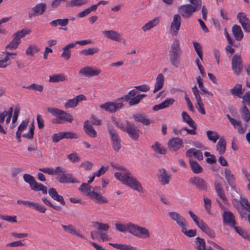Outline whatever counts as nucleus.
<instances>
[{"instance_id":"obj_1","label":"nucleus","mask_w":250,"mask_h":250,"mask_svg":"<svg viewBox=\"0 0 250 250\" xmlns=\"http://www.w3.org/2000/svg\"><path fill=\"white\" fill-rule=\"evenodd\" d=\"M115 227L116 229L121 232L125 233L128 231L133 236L140 239L148 238L151 235L149 230L147 228L131 222L126 224L116 223Z\"/></svg>"},{"instance_id":"obj_2","label":"nucleus","mask_w":250,"mask_h":250,"mask_svg":"<svg viewBox=\"0 0 250 250\" xmlns=\"http://www.w3.org/2000/svg\"><path fill=\"white\" fill-rule=\"evenodd\" d=\"M119 170H123V172H116L115 177L123 184L128 186L131 188L138 192L143 191L141 183L129 172L127 171L122 167H118Z\"/></svg>"},{"instance_id":"obj_3","label":"nucleus","mask_w":250,"mask_h":250,"mask_svg":"<svg viewBox=\"0 0 250 250\" xmlns=\"http://www.w3.org/2000/svg\"><path fill=\"white\" fill-rule=\"evenodd\" d=\"M183 51L181 48L179 42L175 39L171 44L168 50L169 61L175 68H178L180 64V57Z\"/></svg>"},{"instance_id":"obj_4","label":"nucleus","mask_w":250,"mask_h":250,"mask_svg":"<svg viewBox=\"0 0 250 250\" xmlns=\"http://www.w3.org/2000/svg\"><path fill=\"white\" fill-rule=\"evenodd\" d=\"M47 111L57 119H54L53 123L55 124H61L62 122L71 123L73 121V116L66 112L54 107H47Z\"/></svg>"},{"instance_id":"obj_5","label":"nucleus","mask_w":250,"mask_h":250,"mask_svg":"<svg viewBox=\"0 0 250 250\" xmlns=\"http://www.w3.org/2000/svg\"><path fill=\"white\" fill-rule=\"evenodd\" d=\"M107 128L112 147L116 152H118L121 148V139L117 131L111 125H107Z\"/></svg>"},{"instance_id":"obj_6","label":"nucleus","mask_w":250,"mask_h":250,"mask_svg":"<svg viewBox=\"0 0 250 250\" xmlns=\"http://www.w3.org/2000/svg\"><path fill=\"white\" fill-rule=\"evenodd\" d=\"M232 69L237 76L239 75L243 68L242 58L240 54H235L231 60Z\"/></svg>"},{"instance_id":"obj_7","label":"nucleus","mask_w":250,"mask_h":250,"mask_svg":"<svg viewBox=\"0 0 250 250\" xmlns=\"http://www.w3.org/2000/svg\"><path fill=\"white\" fill-rule=\"evenodd\" d=\"M124 106L122 102H106L100 105V107L110 113H115L120 110Z\"/></svg>"},{"instance_id":"obj_8","label":"nucleus","mask_w":250,"mask_h":250,"mask_svg":"<svg viewBox=\"0 0 250 250\" xmlns=\"http://www.w3.org/2000/svg\"><path fill=\"white\" fill-rule=\"evenodd\" d=\"M28 33L29 32H16L12 36L13 40L6 46V48L8 50L17 48L21 42V39Z\"/></svg>"},{"instance_id":"obj_9","label":"nucleus","mask_w":250,"mask_h":250,"mask_svg":"<svg viewBox=\"0 0 250 250\" xmlns=\"http://www.w3.org/2000/svg\"><path fill=\"white\" fill-rule=\"evenodd\" d=\"M198 11L196 7H194L190 4H186L180 6L178 8V12L184 18H189L194 12Z\"/></svg>"},{"instance_id":"obj_10","label":"nucleus","mask_w":250,"mask_h":250,"mask_svg":"<svg viewBox=\"0 0 250 250\" xmlns=\"http://www.w3.org/2000/svg\"><path fill=\"white\" fill-rule=\"evenodd\" d=\"M127 125V129L125 132H127L128 136L134 141L137 140L140 136L141 131L137 128L135 125L133 123L126 121Z\"/></svg>"},{"instance_id":"obj_11","label":"nucleus","mask_w":250,"mask_h":250,"mask_svg":"<svg viewBox=\"0 0 250 250\" xmlns=\"http://www.w3.org/2000/svg\"><path fill=\"white\" fill-rule=\"evenodd\" d=\"M168 214L170 218L175 222L180 228L188 226V223L185 217L177 212L170 211Z\"/></svg>"},{"instance_id":"obj_12","label":"nucleus","mask_w":250,"mask_h":250,"mask_svg":"<svg viewBox=\"0 0 250 250\" xmlns=\"http://www.w3.org/2000/svg\"><path fill=\"white\" fill-rule=\"evenodd\" d=\"M157 177L159 182L162 186L168 185L171 179V175L165 168H160L158 170Z\"/></svg>"},{"instance_id":"obj_13","label":"nucleus","mask_w":250,"mask_h":250,"mask_svg":"<svg viewBox=\"0 0 250 250\" xmlns=\"http://www.w3.org/2000/svg\"><path fill=\"white\" fill-rule=\"evenodd\" d=\"M189 183L200 190H207L208 188V185L204 179L198 177L194 176L191 177L189 180Z\"/></svg>"},{"instance_id":"obj_14","label":"nucleus","mask_w":250,"mask_h":250,"mask_svg":"<svg viewBox=\"0 0 250 250\" xmlns=\"http://www.w3.org/2000/svg\"><path fill=\"white\" fill-rule=\"evenodd\" d=\"M237 19L245 31H250V20L245 13H239L237 15Z\"/></svg>"},{"instance_id":"obj_15","label":"nucleus","mask_w":250,"mask_h":250,"mask_svg":"<svg viewBox=\"0 0 250 250\" xmlns=\"http://www.w3.org/2000/svg\"><path fill=\"white\" fill-rule=\"evenodd\" d=\"M101 72V70L100 69H94L90 66H85L80 70L79 74L86 77H91L98 75Z\"/></svg>"},{"instance_id":"obj_16","label":"nucleus","mask_w":250,"mask_h":250,"mask_svg":"<svg viewBox=\"0 0 250 250\" xmlns=\"http://www.w3.org/2000/svg\"><path fill=\"white\" fill-rule=\"evenodd\" d=\"M183 140L175 137L170 139L167 143L168 147L171 151H176L178 150L183 144Z\"/></svg>"},{"instance_id":"obj_17","label":"nucleus","mask_w":250,"mask_h":250,"mask_svg":"<svg viewBox=\"0 0 250 250\" xmlns=\"http://www.w3.org/2000/svg\"><path fill=\"white\" fill-rule=\"evenodd\" d=\"M224 175L228 184L230 186L231 189L235 190L236 189L235 177V176L232 173L231 170L228 168H225L224 171Z\"/></svg>"},{"instance_id":"obj_18","label":"nucleus","mask_w":250,"mask_h":250,"mask_svg":"<svg viewBox=\"0 0 250 250\" xmlns=\"http://www.w3.org/2000/svg\"><path fill=\"white\" fill-rule=\"evenodd\" d=\"M57 180L60 183H77L80 182L75 180L73 177L72 175L70 173L60 174L59 177L56 178Z\"/></svg>"},{"instance_id":"obj_19","label":"nucleus","mask_w":250,"mask_h":250,"mask_svg":"<svg viewBox=\"0 0 250 250\" xmlns=\"http://www.w3.org/2000/svg\"><path fill=\"white\" fill-rule=\"evenodd\" d=\"M223 223L231 227H234L235 225V218L230 211H225L223 214Z\"/></svg>"},{"instance_id":"obj_20","label":"nucleus","mask_w":250,"mask_h":250,"mask_svg":"<svg viewBox=\"0 0 250 250\" xmlns=\"http://www.w3.org/2000/svg\"><path fill=\"white\" fill-rule=\"evenodd\" d=\"M62 227L65 231L71 234L75 235L82 239H84L85 238L84 236L81 233V231L80 230H76L72 225L69 224L67 226L62 225Z\"/></svg>"},{"instance_id":"obj_21","label":"nucleus","mask_w":250,"mask_h":250,"mask_svg":"<svg viewBox=\"0 0 250 250\" xmlns=\"http://www.w3.org/2000/svg\"><path fill=\"white\" fill-rule=\"evenodd\" d=\"M86 195L87 196L90 197L91 199L95 200L97 203L99 204L107 203V200L104 197L94 191L88 192Z\"/></svg>"},{"instance_id":"obj_22","label":"nucleus","mask_w":250,"mask_h":250,"mask_svg":"<svg viewBox=\"0 0 250 250\" xmlns=\"http://www.w3.org/2000/svg\"><path fill=\"white\" fill-rule=\"evenodd\" d=\"M192 155H193L194 158L199 161H201L204 158L202 152L200 150L196 149L194 148H190L186 152V156L187 157H191Z\"/></svg>"},{"instance_id":"obj_23","label":"nucleus","mask_w":250,"mask_h":250,"mask_svg":"<svg viewBox=\"0 0 250 250\" xmlns=\"http://www.w3.org/2000/svg\"><path fill=\"white\" fill-rule=\"evenodd\" d=\"M83 129L85 133L91 138H95L97 136V132L88 121L84 123Z\"/></svg>"},{"instance_id":"obj_24","label":"nucleus","mask_w":250,"mask_h":250,"mask_svg":"<svg viewBox=\"0 0 250 250\" xmlns=\"http://www.w3.org/2000/svg\"><path fill=\"white\" fill-rule=\"evenodd\" d=\"M48 194L53 199L60 202L63 206L65 205V202L63 197L58 194L55 188H50L48 189Z\"/></svg>"},{"instance_id":"obj_25","label":"nucleus","mask_w":250,"mask_h":250,"mask_svg":"<svg viewBox=\"0 0 250 250\" xmlns=\"http://www.w3.org/2000/svg\"><path fill=\"white\" fill-rule=\"evenodd\" d=\"M165 79L162 74H159L157 75L156 79V83L154 85V88L153 92L156 93L160 90L164 84Z\"/></svg>"},{"instance_id":"obj_26","label":"nucleus","mask_w":250,"mask_h":250,"mask_svg":"<svg viewBox=\"0 0 250 250\" xmlns=\"http://www.w3.org/2000/svg\"><path fill=\"white\" fill-rule=\"evenodd\" d=\"M198 227L210 237L213 238L215 236L214 231L210 228L206 223L203 222Z\"/></svg>"},{"instance_id":"obj_27","label":"nucleus","mask_w":250,"mask_h":250,"mask_svg":"<svg viewBox=\"0 0 250 250\" xmlns=\"http://www.w3.org/2000/svg\"><path fill=\"white\" fill-rule=\"evenodd\" d=\"M133 118L135 122L141 123L144 125H148L151 123V121L142 114H134Z\"/></svg>"},{"instance_id":"obj_28","label":"nucleus","mask_w":250,"mask_h":250,"mask_svg":"<svg viewBox=\"0 0 250 250\" xmlns=\"http://www.w3.org/2000/svg\"><path fill=\"white\" fill-rule=\"evenodd\" d=\"M47 5L45 3H40L36 4L34 7L32 8V11L35 12L37 15H42L46 9Z\"/></svg>"},{"instance_id":"obj_29","label":"nucleus","mask_w":250,"mask_h":250,"mask_svg":"<svg viewBox=\"0 0 250 250\" xmlns=\"http://www.w3.org/2000/svg\"><path fill=\"white\" fill-rule=\"evenodd\" d=\"M226 141L223 137L219 139L216 145V149L220 155H223L226 151Z\"/></svg>"},{"instance_id":"obj_30","label":"nucleus","mask_w":250,"mask_h":250,"mask_svg":"<svg viewBox=\"0 0 250 250\" xmlns=\"http://www.w3.org/2000/svg\"><path fill=\"white\" fill-rule=\"evenodd\" d=\"M106 38L116 42L124 41L121 35L118 32H104Z\"/></svg>"},{"instance_id":"obj_31","label":"nucleus","mask_w":250,"mask_h":250,"mask_svg":"<svg viewBox=\"0 0 250 250\" xmlns=\"http://www.w3.org/2000/svg\"><path fill=\"white\" fill-rule=\"evenodd\" d=\"M88 0H71L67 1L66 2V7H73L76 6H81L88 3Z\"/></svg>"},{"instance_id":"obj_32","label":"nucleus","mask_w":250,"mask_h":250,"mask_svg":"<svg viewBox=\"0 0 250 250\" xmlns=\"http://www.w3.org/2000/svg\"><path fill=\"white\" fill-rule=\"evenodd\" d=\"M67 80L66 76L63 74H54L49 76V82L59 83Z\"/></svg>"},{"instance_id":"obj_33","label":"nucleus","mask_w":250,"mask_h":250,"mask_svg":"<svg viewBox=\"0 0 250 250\" xmlns=\"http://www.w3.org/2000/svg\"><path fill=\"white\" fill-rule=\"evenodd\" d=\"M230 92L233 96H236L239 98L242 97V95L243 93L242 90V86L241 84H236L231 89H230Z\"/></svg>"},{"instance_id":"obj_34","label":"nucleus","mask_w":250,"mask_h":250,"mask_svg":"<svg viewBox=\"0 0 250 250\" xmlns=\"http://www.w3.org/2000/svg\"><path fill=\"white\" fill-rule=\"evenodd\" d=\"M159 18H156L152 20L149 21L148 22L145 24L143 27L142 29L144 31H146L150 30L152 28L157 25L159 23Z\"/></svg>"},{"instance_id":"obj_35","label":"nucleus","mask_w":250,"mask_h":250,"mask_svg":"<svg viewBox=\"0 0 250 250\" xmlns=\"http://www.w3.org/2000/svg\"><path fill=\"white\" fill-rule=\"evenodd\" d=\"M74 47L75 44H73V43H71L66 45L62 48L63 52L61 54V56L67 60H69L71 56V51L69 49Z\"/></svg>"},{"instance_id":"obj_36","label":"nucleus","mask_w":250,"mask_h":250,"mask_svg":"<svg viewBox=\"0 0 250 250\" xmlns=\"http://www.w3.org/2000/svg\"><path fill=\"white\" fill-rule=\"evenodd\" d=\"M136 93L137 91L135 89H132L127 94L117 99L116 100V102H121L122 100H124L125 102H128L129 104V102L131 100L132 97L135 96Z\"/></svg>"},{"instance_id":"obj_37","label":"nucleus","mask_w":250,"mask_h":250,"mask_svg":"<svg viewBox=\"0 0 250 250\" xmlns=\"http://www.w3.org/2000/svg\"><path fill=\"white\" fill-rule=\"evenodd\" d=\"M189 164L192 171L194 173L198 174L203 171V168L196 161L190 160Z\"/></svg>"},{"instance_id":"obj_38","label":"nucleus","mask_w":250,"mask_h":250,"mask_svg":"<svg viewBox=\"0 0 250 250\" xmlns=\"http://www.w3.org/2000/svg\"><path fill=\"white\" fill-rule=\"evenodd\" d=\"M181 25V17L179 15L176 14L174 16L173 20L171 23V28L178 31Z\"/></svg>"},{"instance_id":"obj_39","label":"nucleus","mask_w":250,"mask_h":250,"mask_svg":"<svg viewBox=\"0 0 250 250\" xmlns=\"http://www.w3.org/2000/svg\"><path fill=\"white\" fill-rule=\"evenodd\" d=\"M31 188L35 191H42L43 194H46L47 192V188L42 184L37 183L36 181Z\"/></svg>"},{"instance_id":"obj_40","label":"nucleus","mask_w":250,"mask_h":250,"mask_svg":"<svg viewBox=\"0 0 250 250\" xmlns=\"http://www.w3.org/2000/svg\"><path fill=\"white\" fill-rule=\"evenodd\" d=\"M99 51V49L97 47H92L86 49L82 50L80 52V54L84 56L92 55L97 53Z\"/></svg>"},{"instance_id":"obj_41","label":"nucleus","mask_w":250,"mask_h":250,"mask_svg":"<svg viewBox=\"0 0 250 250\" xmlns=\"http://www.w3.org/2000/svg\"><path fill=\"white\" fill-rule=\"evenodd\" d=\"M182 116L184 122L187 123L190 126H194L195 122L190 118L188 114L185 111L182 113Z\"/></svg>"},{"instance_id":"obj_42","label":"nucleus","mask_w":250,"mask_h":250,"mask_svg":"<svg viewBox=\"0 0 250 250\" xmlns=\"http://www.w3.org/2000/svg\"><path fill=\"white\" fill-rule=\"evenodd\" d=\"M68 20L67 19H57L52 21L50 24L52 26H56L60 25L62 26H65L67 25Z\"/></svg>"},{"instance_id":"obj_43","label":"nucleus","mask_w":250,"mask_h":250,"mask_svg":"<svg viewBox=\"0 0 250 250\" xmlns=\"http://www.w3.org/2000/svg\"><path fill=\"white\" fill-rule=\"evenodd\" d=\"M196 245L198 250H206V244L204 239L197 237L196 238Z\"/></svg>"},{"instance_id":"obj_44","label":"nucleus","mask_w":250,"mask_h":250,"mask_svg":"<svg viewBox=\"0 0 250 250\" xmlns=\"http://www.w3.org/2000/svg\"><path fill=\"white\" fill-rule=\"evenodd\" d=\"M207 135L208 140L212 141L213 143H216L217 140L219 139V136L215 131L208 130L207 131Z\"/></svg>"},{"instance_id":"obj_45","label":"nucleus","mask_w":250,"mask_h":250,"mask_svg":"<svg viewBox=\"0 0 250 250\" xmlns=\"http://www.w3.org/2000/svg\"><path fill=\"white\" fill-rule=\"evenodd\" d=\"M242 118L246 122L250 120V112L246 105H244L241 111Z\"/></svg>"},{"instance_id":"obj_46","label":"nucleus","mask_w":250,"mask_h":250,"mask_svg":"<svg viewBox=\"0 0 250 250\" xmlns=\"http://www.w3.org/2000/svg\"><path fill=\"white\" fill-rule=\"evenodd\" d=\"M40 51L39 47L34 44H31L26 50L27 55L33 56L34 54Z\"/></svg>"},{"instance_id":"obj_47","label":"nucleus","mask_w":250,"mask_h":250,"mask_svg":"<svg viewBox=\"0 0 250 250\" xmlns=\"http://www.w3.org/2000/svg\"><path fill=\"white\" fill-rule=\"evenodd\" d=\"M153 150L157 153L161 154H165L166 153V150L163 146L158 142L155 143V145L152 146Z\"/></svg>"},{"instance_id":"obj_48","label":"nucleus","mask_w":250,"mask_h":250,"mask_svg":"<svg viewBox=\"0 0 250 250\" xmlns=\"http://www.w3.org/2000/svg\"><path fill=\"white\" fill-rule=\"evenodd\" d=\"M23 88H26L27 89L30 90L33 89L35 91H37L39 92H42L43 90V85L42 84H38L35 83H32V84L27 86H23Z\"/></svg>"},{"instance_id":"obj_49","label":"nucleus","mask_w":250,"mask_h":250,"mask_svg":"<svg viewBox=\"0 0 250 250\" xmlns=\"http://www.w3.org/2000/svg\"><path fill=\"white\" fill-rule=\"evenodd\" d=\"M187 227H183L181 228V231L186 236L189 237H193L196 235V229H189L187 230Z\"/></svg>"},{"instance_id":"obj_50","label":"nucleus","mask_w":250,"mask_h":250,"mask_svg":"<svg viewBox=\"0 0 250 250\" xmlns=\"http://www.w3.org/2000/svg\"><path fill=\"white\" fill-rule=\"evenodd\" d=\"M193 44L196 52L197 53L199 58L203 60V52L202 50V46L200 43L196 42H193Z\"/></svg>"},{"instance_id":"obj_51","label":"nucleus","mask_w":250,"mask_h":250,"mask_svg":"<svg viewBox=\"0 0 250 250\" xmlns=\"http://www.w3.org/2000/svg\"><path fill=\"white\" fill-rule=\"evenodd\" d=\"M30 130L27 133L22 135V137L31 140L33 138L34 134L35 125L33 123L30 125Z\"/></svg>"},{"instance_id":"obj_52","label":"nucleus","mask_w":250,"mask_h":250,"mask_svg":"<svg viewBox=\"0 0 250 250\" xmlns=\"http://www.w3.org/2000/svg\"><path fill=\"white\" fill-rule=\"evenodd\" d=\"M23 178L25 182L29 184L30 188L36 182L35 178L28 174H24L23 176Z\"/></svg>"},{"instance_id":"obj_53","label":"nucleus","mask_w":250,"mask_h":250,"mask_svg":"<svg viewBox=\"0 0 250 250\" xmlns=\"http://www.w3.org/2000/svg\"><path fill=\"white\" fill-rule=\"evenodd\" d=\"M63 139H78L79 136L72 132H62Z\"/></svg>"},{"instance_id":"obj_54","label":"nucleus","mask_w":250,"mask_h":250,"mask_svg":"<svg viewBox=\"0 0 250 250\" xmlns=\"http://www.w3.org/2000/svg\"><path fill=\"white\" fill-rule=\"evenodd\" d=\"M6 114L3 112L0 113V133L3 134H6L7 132L3 126L1 125L4 123L6 117Z\"/></svg>"},{"instance_id":"obj_55","label":"nucleus","mask_w":250,"mask_h":250,"mask_svg":"<svg viewBox=\"0 0 250 250\" xmlns=\"http://www.w3.org/2000/svg\"><path fill=\"white\" fill-rule=\"evenodd\" d=\"M0 219L11 223H16L17 222L16 216L0 215Z\"/></svg>"},{"instance_id":"obj_56","label":"nucleus","mask_w":250,"mask_h":250,"mask_svg":"<svg viewBox=\"0 0 250 250\" xmlns=\"http://www.w3.org/2000/svg\"><path fill=\"white\" fill-rule=\"evenodd\" d=\"M77 105V104L76 102V100H75V98L67 100L64 104V107L66 109L75 107Z\"/></svg>"},{"instance_id":"obj_57","label":"nucleus","mask_w":250,"mask_h":250,"mask_svg":"<svg viewBox=\"0 0 250 250\" xmlns=\"http://www.w3.org/2000/svg\"><path fill=\"white\" fill-rule=\"evenodd\" d=\"M91 186H89V184L83 183L79 188V190L83 192H87L91 191Z\"/></svg>"},{"instance_id":"obj_58","label":"nucleus","mask_w":250,"mask_h":250,"mask_svg":"<svg viewBox=\"0 0 250 250\" xmlns=\"http://www.w3.org/2000/svg\"><path fill=\"white\" fill-rule=\"evenodd\" d=\"M20 107L19 104L15 106V110L14 111V115L13 116L12 123L14 124L17 121L20 113Z\"/></svg>"},{"instance_id":"obj_59","label":"nucleus","mask_w":250,"mask_h":250,"mask_svg":"<svg viewBox=\"0 0 250 250\" xmlns=\"http://www.w3.org/2000/svg\"><path fill=\"white\" fill-rule=\"evenodd\" d=\"M243 99V103L250 106V91H247L245 95L241 97Z\"/></svg>"},{"instance_id":"obj_60","label":"nucleus","mask_w":250,"mask_h":250,"mask_svg":"<svg viewBox=\"0 0 250 250\" xmlns=\"http://www.w3.org/2000/svg\"><path fill=\"white\" fill-rule=\"evenodd\" d=\"M235 230L240 235L242 236L244 238H248L250 240V237H248V235L246 232L243 231L240 227L235 226L233 227Z\"/></svg>"},{"instance_id":"obj_61","label":"nucleus","mask_w":250,"mask_h":250,"mask_svg":"<svg viewBox=\"0 0 250 250\" xmlns=\"http://www.w3.org/2000/svg\"><path fill=\"white\" fill-rule=\"evenodd\" d=\"M67 158L72 163H77L80 161V158L79 157L76 153H71L67 156Z\"/></svg>"},{"instance_id":"obj_62","label":"nucleus","mask_w":250,"mask_h":250,"mask_svg":"<svg viewBox=\"0 0 250 250\" xmlns=\"http://www.w3.org/2000/svg\"><path fill=\"white\" fill-rule=\"evenodd\" d=\"M188 213L198 227L203 222L202 220H199L198 217L191 210H189Z\"/></svg>"},{"instance_id":"obj_63","label":"nucleus","mask_w":250,"mask_h":250,"mask_svg":"<svg viewBox=\"0 0 250 250\" xmlns=\"http://www.w3.org/2000/svg\"><path fill=\"white\" fill-rule=\"evenodd\" d=\"M112 121L114 122L115 125L121 129L122 130L125 132L126 129H127V125H126V126H125L123 123L118 121L115 119V118H113L112 119Z\"/></svg>"},{"instance_id":"obj_64","label":"nucleus","mask_w":250,"mask_h":250,"mask_svg":"<svg viewBox=\"0 0 250 250\" xmlns=\"http://www.w3.org/2000/svg\"><path fill=\"white\" fill-rule=\"evenodd\" d=\"M94 223L98 225L97 229L99 230L107 231L109 228V226L107 224H104L98 222H96Z\"/></svg>"}]
</instances>
